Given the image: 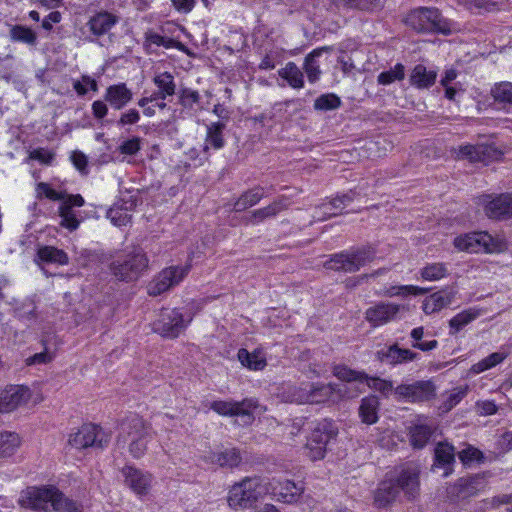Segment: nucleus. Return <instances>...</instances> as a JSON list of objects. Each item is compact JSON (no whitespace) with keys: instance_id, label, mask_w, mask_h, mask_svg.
I'll return each instance as SVG.
<instances>
[{"instance_id":"nucleus-1","label":"nucleus","mask_w":512,"mask_h":512,"mask_svg":"<svg viewBox=\"0 0 512 512\" xmlns=\"http://www.w3.org/2000/svg\"><path fill=\"white\" fill-rule=\"evenodd\" d=\"M420 491V470L416 465L405 466L397 478L381 481L374 492V504L377 508H387L394 503L401 492L409 500L415 499Z\"/></svg>"},{"instance_id":"nucleus-2","label":"nucleus","mask_w":512,"mask_h":512,"mask_svg":"<svg viewBox=\"0 0 512 512\" xmlns=\"http://www.w3.org/2000/svg\"><path fill=\"white\" fill-rule=\"evenodd\" d=\"M334 375L341 381L346 382L344 394L349 398L357 397L365 392V386L379 391L384 396L394 392L393 383L377 377H369L363 372L352 370L346 366H336Z\"/></svg>"},{"instance_id":"nucleus-3","label":"nucleus","mask_w":512,"mask_h":512,"mask_svg":"<svg viewBox=\"0 0 512 512\" xmlns=\"http://www.w3.org/2000/svg\"><path fill=\"white\" fill-rule=\"evenodd\" d=\"M267 487L266 479L257 476L244 477L230 487L227 495L228 506L235 510L253 508L268 495Z\"/></svg>"},{"instance_id":"nucleus-4","label":"nucleus","mask_w":512,"mask_h":512,"mask_svg":"<svg viewBox=\"0 0 512 512\" xmlns=\"http://www.w3.org/2000/svg\"><path fill=\"white\" fill-rule=\"evenodd\" d=\"M405 23L420 33H439L449 35L452 33L451 22L444 18L437 8L419 7L410 11Z\"/></svg>"},{"instance_id":"nucleus-5","label":"nucleus","mask_w":512,"mask_h":512,"mask_svg":"<svg viewBox=\"0 0 512 512\" xmlns=\"http://www.w3.org/2000/svg\"><path fill=\"white\" fill-rule=\"evenodd\" d=\"M454 247L459 251L468 253H499L505 250L506 243L487 232H474L457 236L454 239Z\"/></svg>"},{"instance_id":"nucleus-6","label":"nucleus","mask_w":512,"mask_h":512,"mask_svg":"<svg viewBox=\"0 0 512 512\" xmlns=\"http://www.w3.org/2000/svg\"><path fill=\"white\" fill-rule=\"evenodd\" d=\"M192 317L185 315L179 308H162L153 322V331L162 337L175 339L190 324Z\"/></svg>"},{"instance_id":"nucleus-7","label":"nucleus","mask_w":512,"mask_h":512,"mask_svg":"<svg viewBox=\"0 0 512 512\" xmlns=\"http://www.w3.org/2000/svg\"><path fill=\"white\" fill-rule=\"evenodd\" d=\"M148 266V258L141 248H134L125 255L124 259H117L110 265L113 275L121 281L137 280Z\"/></svg>"},{"instance_id":"nucleus-8","label":"nucleus","mask_w":512,"mask_h":512,"mask_svg":"<svg viewBox=\"0 0 512 512\" xmlns=\"http://www.w3.org/2000/svg\"><path fill=\"white\" fill-rule=\"evenodd\" d=\"M375 252L370 248H360L350 252L334 254L324 263L326 269L353 273L370 263Z\"/></svg>"},{"instance_id":"nucleus-9","label":"nucleus","mask_w":512,"mask_h":512,"mask_svg":"<svg viewBox=\"0 0 512 512\" xmlns=\"http://www.w3.org/2000/svg\"><path fill=\"white\" fill-rule=\"evenodd\" d=\"M123 431L131 437L129 451L134 458L142 457L147 449V443L151 439L150 428L138 415H133L122 423Z\"/></svg>"},{"instance_id":"nucleus-10","label":"nucleus","mask_w":512,"mask_h":512,"mask_svg":"<svg viewBox=\"0 0 512 512\" xmlns=\"http://www.w3.org/2000/svg\"><path fill=\"white\" fill-rule=\"evenodd\" d=\"M189 265L170 266L161 270L147 286V292L150 296H158L167 292L171 288L180 284L188 275Z\"/></svg>"},{"instance_id":"nucleus-11","label":"nucleus","mask_w":512,"mask_h":512,"mask_svg":"<svg viewBox=\"0 0 512 512\" xmlns=\"http://www.w3.org/2000/svg\"><path fill=\"white\" fill-rule=\"evenodd\" d=\"M68 442L76 449L89 447L102 449L108 444L109 436L100 426L87 423L83 424L76 433L71 434Z\"/></svg>"},{"instance_id":"nucleus-12","label":"nucleus","mask_w":512,"mask_h":512,"mask_svg":"<svg viewBox=\"0 0 512 512\" xmlns=\"http://www.w3.org/2000/svg\"><path fill=\"white\" fill-rule=\"evenodd\" d=\"M394 394L398 399L419 403L433 399L436 396V387L431 380H419L411 384L398 385Z\"/></svg>"},{"instance_id":"nucleus-13","label":"nucleus","mask_w":512,"mask_h":512,"mask_svg":"<svg viewBox=\"0 0 512 512\" xmlns=\"http://www.w3.org/2000/svg\"><path fill=\"white\" fill-rule=\"evenodd\" d=\"M258 406L259 404L256 399L245 398L242 401L216 400L210 404V409L221 416H242L248 417L249 421H253L252 411Z\"/></svg>"},{"instance_id":"nucleus-14","label":"nucleus","mask_w":512,"mask_h":512,"mask_svg":"<svg viewBox=\"0 0 512 512\" xmlns=\"http://www.w3.org/2000/svg\"><path fill=\"white\" fill-rule=\"evenodd\" d=\"M268 494L272 495L277 501L293 504L298 501L304 488L294 481L281 478H272L266 480Z\"/></svg>"},{"instance_id":"nucleus-15","label":"nucleus","mask_w":512,"mask_h":512,"mask_svg":"<svg viewBox=\"0 0 512 512\" xmlns=\"http://www.w3.org/2000/svg\"><path fill=\"white\" fill-rule=\"evenodd\" d=\"M330 393V389L324 385L303 383L300 386H293L289 389L288 399L291 402L319 403Z\"/></svg>"},{"instance_id":"nucleus-16","label":"nucleus","mask_w":512,"mask_h":512,"mask_svg":"<svg viewBox=\"0 0 512 512\" xmlns=\"http://www.w3.org/2000/svg\"><path fill=\"white\" fill-rule=\"evenodd\" d=\"M55 488H29L22 496L20 503L23 507L37 512H47L51 506Z\"/></svg>"},{"instance_id":"nucleus-17","label":"nucleus","mask_w":512,"mask_h":512,"mask_svg":"<svg viewBox=\"0 0 512 512\" xmlns=\"http://www.w3.org/2000/svg\"><path fill=\"white\" fill-rule=\"evenodd\" d=\"M61 204L58 208V213L61 218L60 226L74 231L78 228L80 221L74 212V207H82L85 203L84 198L80 194L66 195L61 200Z\"/></svg>"},{"instance_id":"nucleus-18","label":"nucleus","mask_w":512,"mask_h":512,"mask_svg":"<svg viewBox=\"0 0 512 512\" xmlns=\"http://www.w3.org/2000/svg\"><path fill=\"white\" fill-rule=\"evenodd\" d=\"M31 397L30 389L23 385H11L0 391V412H11Z\"/></svg>"},{"instance_id":"nucleus-19","label":"nucleus","mask_w":512,"mask_h":512,"mask_svg":"<svg viewBox=\"0 0 512 512\" xmlns=\"http://www.w3.org/2000/svg\"><path fill=\"white\" fill-rule=\"evenodd\" d=\"M125 484L137 495H146L151 487L153 476L133 466H125L121 470Z\"/></svg>"},{"instance_id":"nucleus-20","label":"nucleus","mask_w":512,"mask_h":512,"mask_svg":"<svg viewBox=\"0 0 512 512\" xmlns=\"http://www.w3.org/2000/svg\"><path fill=\"white\" fill-rule=\"evenodd\" d=\"M455 464V449L454 447L446 442H440L437 444L434 450V463L432 470L437 471L438 469L443 470L442 476L448 477L453 472V466Z\"/></svg>"},{"instance_id":"nucleus-21","label":"nucleus","mask_w":512,"mask_h":512,"mask_svg":"<svg viewBox=\"0 0 512 512\" xmlns=\"http://www.w3.org/2000/svg\"><path fill=\"white\" fill-rule=\"evenodd\" d=\"M418 353L410 349L400 348L397 344L384 347L377 351V358L389 365H398L418 359Z\"/></svg>"},{"instance_id":"nucleus-22","label":"nucleus","mask_w":512,"mask_h":512,"mask_svg":"<svg viewBox=\"0 0 512 512\" xmlns=\"http://www.w3.org/2000/svg\"><path fill=\"white\" fill-rule=\"evenodd\" d=\"M400 306L393 303H379L366 310V319L373 326L383 325L393 320L399 312Z\"/></svg>"},{"instance_id":"nucleus-23","label":"nucleus","mask_w":512,"mask_h":512,"mask_svg":"<svg viewBox=\"0 0 512 512\" xmlns=\"http://www.w3.org/2000/svg\"><path fill=\"white\" fill-rule=\"evenodd\" d=\"M203 460L212 465L219 467L233 468L237 467L242 458L239 450L236 448H228L223 451H208L204 456Z\"/></svg>"},{"instance_id":"nucleus-24","label":"nucleus","mask_w":512,"mask_h":512,"mask_svg":"<svg viewBox=\"0 0 512 512\" xmlns=\"http://www.w3.org/2000/svg\"><path fill=\"white\" fill-rule=\"evenodd\" d=\"M290 202L286 196H280L266 207L254 210L247 218V223L258 224L267 218H273L288 209Z\"/></svg>"},{"instance_id":"nucleus-25","label":"nucleus","mask_w":512,"mask_h":512,"mask_svg":"<svg viewBox=\"0 0 512 512\" xmlns=\"http://www.w3.org/2000/svg\"><path fill=\"white\" fill-rule=\"evenodd\" d=\"M112 108L115 110L123 109L133 99V92L125 83H118L109 86L104 96Z\"/></svg>"},{"instance_id":"nucleus-26","label":"nucleus","mask_w":512,"mask_h":512,"mask_svg":"<svg viewBox=\"0 0 512 512\" xmlns=\"http://www.w3.org/2000/svg\"><path fill=\"white\" fill-rule=\"evenodd\" d=\"M485 213L489 218L500 219L512 216V194H501L485 204Z\"/></svg>"},{"instance_id":"nucleus-27","label":"nucleus","mask_w":512,"mask_h":512,"mask_svg":"<svg viewBox=\"0 0 512 512\" xmlns=\"http://www.w3.org/2000/svg\"><path fill=\"white\" fill-rule=\"evenodd\" d=\"M481 481L478 477L460 478L449 489L448 493L457 500H463L475 496L480 490Z\"/></svg>"},{"instance_id":"nucleus-28","label":"nucleus","mask_w":512,"mask_h":512,"mask_svg":"<svg viewBox=\"0 0 512 512\" xmlns=\"http://www.w3.org/2000/svg\"><path fill=\"white\" fill-rule=\"evenodd\" d=\"M226 125L223 122H213L207 125V133L203 151L208 153L210 149L219 150L225 145L224 130Z\"/></svg>"},{"instance_id":"nucleus-29","label":"nucleus","mask_w":512,"mask_h":512,"mask_svg":"<svg viewBox=\"0 0 512 512\" xmlns=\"http://www.w3.org/2000/svg\"><path fill=\"white\" fill-rule=\"evenodd\" d=\"M118 22V17L107 12L101 11L90 18L87 25L95 36H101L110 31Z\"/></svg>"},{"instance_id":"nucleus-30","label":"nucleus","mask_w":512,"mask_h":512,"mask_svg":"<svg viewBox=\"0 0 512 512\" xmlns=\"http://www.w3.org/2000/svg\"><path fill=\"white\" fill-rule=\"evenodd\" d=\"M136 205L134 200L115 203L108 211L107 218L118 227L126 226L131 221L129 211Z\"/></svg>"},{"instance_id":"nucleus-31","label":"nucleus","mask_w":512,"mask_h":512,"mask_svg":"<svg viewBox=\"0 0 512 512\" xmlns=\"http://www.w3.org/2000/svg\"><path fill=\"white\" fill-rule=\"evenodd\" d=\"M436 77V71L427 69L423 64H417L411 71L409 81L412 86L425 89L434 85Z\"/></svg>"},{"instance_id":"nucleus-32","label":"nucleus","mask_w":512,"mask_h":512,"mask_svg":"<svg viewBox=\"0 0 512 512\" xmlns=\"http://www.w3.org/2000/svg\"><path fill=\"white\" fill-rule=\"evenodd\" d=\"M336 436L337 428L333 422L324 419L317 423V425L314 427L309 440H311L313 443L321 444L327 447L330 440L334 439Z\"/></svg>"},{"instance_id":"nucleus-33","label":"nucleus","mask_w":512,"mask_h":512,"mask_svg":"<svg viewBox=\"0 0 512 512\" xmlns=\"http://www.w3.org/2000/svg\"><path fill=\"white\" fill-rule=\"evenodd\" d=\"M380 402L375 395H369L361 400L359 406V417L365 424L372 425L378 421V410Z\"/></svg>"},{"instance_id":"nucleus-34","label":"nucleus","mask_w":512,"mask_h":512,"mask_svg":"<svg viewBox=\"0 0 512 512\" xmlns=\"http://www.w3.org/2000/svg\"><path fill=\"white\" fill-rule=\"evenodd\" d=\"M490 94L496 104L508 112L512 111V82L502 81L494 84Z\"/></svg>"},{"instance_id":"nucleus-35","label":"nucleus","mask_w":512,"mask_h":512,"mask_svg":"<svg viewBox=\"0 0 512 512\" xmlns=\"http://www.w3.org/2000/svg\"><path fill=\"white\" fill-rule=\"evenodd\" d=\"M329 50V47L317 48L305 57L303 69L309 82L314 83L319 80L321 75L319 57L323 54V52H327Z\"/></svg>"},{"instance_id":"nucleus-36","label":"nucleus","mask_w":512,"mask_h":512,"mask_svg":"<svg viewBox=\"0 0 512 512\" xmlns=\"http://www.w3.org/2000/svg\"><path fill=\"white\" fill-rule=\"evenodd\" d=\"M434 431L433 426L417 423L410 427V442L414 448L421 449L423 448L429 441Z\"/></svg>"},{"instance_id":"nucleus-37","label":"nucleus","mask_w":512,"mask_h":512,"mask_svg":"<svg viewBox=\"0 0 512 512\" xmlns=\"http://www.w3.org/2000/svg\"><path fill=\"white\" fill-rule=\"evenodd\" d=\"M264 197V189L257 186L244 192L234 203L233 209L236 212L244 211L256 205Z\"/></svg>"},{"instance_id":"nucleus-38","label":"nucleus","mask_w":512,"mask_h":512,"mask_svg":"<svg viewBox=\"0 0 512 512\" xmlns=\"http://www.w3.org/2000/svg\"><path fill=\"white\" fill-rule=\"evenodd\" d=\"M492 151V148L488 146L469 144L460 147L459 155L472 162H485Z\"/></svg>"},{"instance_id":"nucleus-39","label":"nucleus","mask_w":512,"mask_h":512,"mask_svg":"<svg viewBox=\"0 0 512 512\" xmlns=\"http://www.w3.org/2000/svg\"><path fill=\"white\" fill-rule=\"evenodd\" d=\"M37 255L41 261L47 263L65 265L69 260L66 252L53 246H43L39 248Z\"/></svg>"},{"instance_id":"nucleus-40","label":"nucleus","mask_w":512,"mask_h":512,"mask_svg":"<svg viewBox=\"0 0 512 512\" xmlns=\"http://www.w3.org/2000/svg\"><path fill=\"white\" fill-rule=\"evenodd\" d=\"M279 76L285 79L293 88L299 89L304 85L303 73L294 62H288L279 70Z\"/></svg>"},{"instance_id":"nucleus-41","label":"nucleus","mask_w":512,"mask_h":512,"mask_svg":"<svg viewBox=\"0 0 512 512\" xmlns=\"http://www.w3.org/2000/svg\"><path fill=\"white\" fill-rule=\"evenodd\" d=\"M157 90L161 92L166 98L171 97L176 92V83L174 76L169 72H161L155 74L152 79Z\"/></svg>"},{"instance_id":"nucleus-42","label":"nucleus","mask_w":512,"mask_h":512,"mask_svg":"<svg viewBox=\"0 0 512 512\" xmlns=\"http://www.w3.org/2000/svg\"><path fill=\"white\" fill-rule=\"evenodd\" d=\"M479 316H480V311L475 308H469L467 310H464V311L458 313L449 321V326L452 329L451 333L455 334V333L459 332L461 329H463L466 325L471 323L473 320H475Z\"/></svg>"},{"instance_id":"nucleus-43","label":"nucleus","mask_w":512,"mask_h":512,"mask_svg":"<svg viewBox=\"0 0 512 512\" xmlns=\"http://www.w3.org/2000/svg\"><path fill=\"white\" fill-rule=\"evenodd\" d=\"M237 356L241 364L249 369L262 370L266 366L265 358L258 351L249 353L246 349L241 348Z\"/></svg>"},{"instance_id":"nucleus-44","label":"nucleus","mask_w":512,"mask_h":512,"mask_svg":"<svg viewBox=\"0 0 512 512\" xmlns=\"http://www.w3.org/2000/svg\"><path fill=\"white\" fill-rule=\"evenodd\" d=\"M355 196L356 193L351 190L350 192L345 193L342 196L334 198L327 204H322L320 206V209L323 210V213L327 214L328 217L336 216L337 212L333 210H342L344 207H346L349 203H351L354 200Z\"/></svg>"},{"instance_id":"nucleus-45","label":"nucleus","mask_w":512,"mask_h":512,"mask_svg":"<svg viewBox=\"0 0 512 512\" xmlns=\"http://www.w3.org/2000/svg\"><path fill=\"white\" fill-rule=\"evenodd\" d=\"M20 445L19 436L12 432H0V457L11 456Z\"/></svg>"},{"instance_id":"nucleus-46","label":"nucleus","mask_w":512,"mask_h":512,"mask_svg":"<svg viewBox=\"0 0 512 512\" xmlns=\"http://www.w3.org/2000/svg\"><path fill=\"white\" fill-rule=\"evenodd\" d=\"M10 38L13 41L29 45H35L37 41L36 33L32 29L22 25H14L11 27Z\"/></svg>"},{"instance_id":"nucleus-47","label":"nucleus","mask_w":512,"mask_h":512,"mask_svg":"<svg viewBox=\"0 0 512 512\" xmlns=\"http://www.w3.org/2000/svg\"><path fill=\"white\" fill-rule=\"evenodd\" d=\"M51 507L57 512H82L78 505L55 489Z\"/></svg>"},{"instance_id":"nucleus-48","label":"nucleus","mask_w":512,"mask_h":512,"mask_svg":"<svg viewBox=\"0 0 512 512\" xmlns=\"http://www.w3.org/2000/svg\"><path fill=\"white\" fill-rule=\"evenodd\" d=\"M458 4L475 14L496 10V4L488 0H457Z\"/></svg>"},{"instance_id":"nucleus-49","label":"nucleus","mask_w":512,"mask_h":512,"mask_svg":"<svg viewBox=\"0 0 512 512\" xmlns=\"http://www.w3.org/2000/svg\"><path fill=\"white\" fill-rule=\"evenodd\" d=\"M507 357L506 353L503 352H494L487 356L486 358L482 359L481 361L477 362L472 366V371L474 373H481L484 372L490 368L495 367L499 363L503 362Z\"/></svg>"},{"instance_id":"nucleus-50","label":"nucleus","mask_w":512,"mask_h":512,"mask_svg":"<svg viewBox=\"0 0 512 512\" xmlns=\"http://www.w3.org/2000/svg\"><path fill=\"white\" fill-rule=\"evenodd\" d=\"M405 77V67L401 63H397L394 68L381 72L377 81L381 85H389L395 81L403 80Z\"/></svg>"},{"instance_id":"nucleus-51","label":"nucleus","mask_w":512,"mask_h":512,"mask_svg":"<svg viewBox=\"0 0 512 512\" xmlns=\"http://www.w3.org/2000/svg\"><path fill=\"white\" fill-rule=\"evenodd\" d=\"M446 274L447 268L443 263L428 264L421 270L422 278L428 281L440 280L445 277Z\"/></svg>"},{"instance_id":"nucleus-52","label":"nucleus","mask_w":512,"mask_h":512,"mask_svg":"<svg viewBox=\"0 0 512 512\" xmlns=\"http://www.w3.org/2000/svg\"><path fill=\"white\" fill-rule=\"evenodd\" d=\"M340 105H341L340 98L333 93L323 94V95L319 96L314 102V108L316 110H323V111L337 109L340 107Z\"/></svg>"},{"instance_id":"nucleus-53","label":"nucleus","mask_w":512,"mask_h":512,"mask_svg":"<svg viewBox=\"0 0 512 512\" xmlns=\"http://www.w3.org/2000/svg\"><path fill=\"white\" fill-rule=\"evenodd\" d=\"M16 315L25 322L35 321L38 317L37 306L32 300H26L16 309Z\"/></svg>"},{"instance_id":"nucleus-54","label":"nucleus","mask_w":512,"mask_h":512,"mask_svg":"<svg viewBox=\"0 0 512 512\" xmlns=\"http://www.w3.org/2000/svg\"><path fill=\"white\" fill-rule=\"evenodd\" d=\"M456 291L452 288L442 289L430 296L433 298L440 310L451 305L455 299Z\"/></svg>"},{"instance_id":"nucleus-55","label":"nucleus","mask_w":512,"mask_h":512,"mask_svg":"<svg viewBox=\"0 0 512 512\" xmlns=\"http://www.w3.org/2000/svg\"><path fill=\"white\" fill-rule=\"evenodd\" d=\"M200 94L198 91L192 90L190 88H184L181 90L179 95V103L184 108L192 109L194 104L199 103Z\"/></svg>"},{"instance_id":"nucleus-56","label":"nucleus","mask_w":512,"mask_h":512,"mask_svg":"<svg viewBox=\"0 0 512 512\" xmlns=\"http://www.w3.org/2000/svg\"><path fill=\"white\" fill-rule=\"evenodd\" d=\"M427 292L426 289L420 288L418 286L413 285H405V286H393L389 289L388 294L389 296L394 295H423Z\"/></svg>"},{"instance_id":"nucleus-57","label":"nucleus","mask_w":512,"mask_h":512,"mask_svg":"<svg viewBox=\"0 0 512 512\" xmlns=\"http://www.w3.org/2000/svg\"><path fill=\"white\" fill-rule=\"evenodd\" d=\"M307 456L312 460L323 459L326 453V447L321 444L313 443L308 439L306 444Z\"/></svg>"},{"instance_id":"nucleus-58","label":"nucleus","mask_w":512,"mask_h":512,"mask_svg":"<svg viewBox=\"0 0 512 512\" xmlns=\"http://www.w3.org/2000/svg\"><path fill=\"white\" fill-rule=\"evenodd\" d=\"M140 149V138L138 137L128 139L119 146L120 153L125 155H135Z\"/></svg>"},{"instance_id":"nucleus-59","label":"nucleus","mask_w":512,"mask_h":512,"mask_svg":"<svg viewBox=\"0 0 512 512\" xmlns=\"http://www.w3.org/2000/svg\"><path fill=\"white\" fill-rule=\"evenodd\" d=\"M140 120V113L138 110L132 108L123 112L118 120L119 126L133 125Z\"/></svg>"},{"instance_id":"nucleus-60","label":"nucleus","mask_w":512,"mask_h":512,"mask_svg":"<svg viewBox=\"0 0 512 512\" xmlns=\"http://www.w3.org/2000/svg\"><path fill=\"white\" fill-rule=\"evenodd\" d=\"M482 457V452L472 446L463 449L459 452V459L464 463L468 464L475 460H480Z\"/></svg>"},{"instance_id":"nucleus-61","label":"nucleus","mask_w":512,"mask_h":512,"mask_svg":"<svg viewBox=\"0 0 512 512\" xmlns=\"http://www.w3.org/2000/svg\"><path fill=\"white\" fill-rule=\"evenodd\" d=\"M53 360V355L47 351H43L40 353H36L33 356L28 357L25 362L26 365H36V364H47Z\"/></svg>"},{"instance_id":"nucleus-62","label":"nucleus","mask_w":512,"mask_h":512,"mask_svg":"<svg viewBox=\"0 0 512 512\" xmlns=\"http://www.w3.org/2000/svg\"><path fill=\"white\" fill-rule=\"evenodd\" d=\"M30 157L32 159L38 160L39 162H41L43 164H50V163H52V161L55 157V154L46 149L39 148V149L33 150L30 154Z\"/></svg>"},{"instance_id":"nucleus-63","label":"nucleus","mask_w":512,"mask_h":512,"mask_svg":"<svg viewBox=\"0 0 512 512\" xmlns=\"http://www.w3.org/2000/svg\"><path fill=\"white\" fill-rule=\"evenodd\" d=\"M70 159L77 170H79L81 173H86L88 161L85 154L79 151H74L71 154Z\"/></svg>"},{"instance_id":"nucleus-64","label":"nucleus","mask_w":512,"mask_h":512,"mask_svg":"<svg viewBox=\"0 0 512 512\" xmlns=\"http://www.w3.org/2000/svg\"><path fill=\"white\" fill-rule=\"evenodd\" d=\"M485 503L488 504L492 509H496L500 505L510 504L512 503V493L494 496L491 499L485 500Z\"/></svg>"}]
</instances>
